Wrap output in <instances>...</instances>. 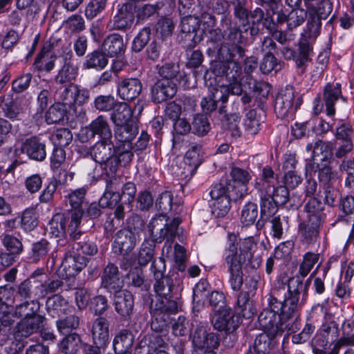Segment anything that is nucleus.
<instances>
[{
    "label": "nucleus",
    "mask_w": 354,
    "mask_h": 354,
    "mask_svg": "<svg viewBox=\"0 0 354 354\" xmlns=\"http://www.w3.org/2000/svg\"><path fill=\"white\" fill-rule=\"evenodd\" d=\"M310 279L306 281L305 286L302 280L298 277H293L288 280L287 284L279 283L274 286L268 294L274 305H279V310L283 320L291 323L292 319L301 320L299 317V311L304 302L308 284Z\"/></svg>",
    "instance_id": "nucleus-1"
},
{
    "label": "nucleus",
    "mask_w": 354,
    "mask_h": 354,
    "mask_svg": "<svg viewBox=\"0 0 354 354\" xmlns=\"http://www.w3.org/2000/svg\"><path fill=\"white\" fill-rule=\"evenodd\" d=\"M221 24H225L226 30L223 32L220 28H213L207 30L209 33L207 43L212 46L217 45L216 63H227L228 62L243 58L245 54V49L241 46L243 43V32L236 26H232V21L226 16L221 19Z\"/></svg>",
    "instance_id": "nucleus-2"
},
{
    "label": "nucleus",
    "mask_w": 354,
    "mask_h": 354,
    "mask_svg": "<svg viewBox=\"0 0 354 354\" xmlns=\"http://www.w3.org/2000/svg\"><path fill=\"white\" fill-rule=\"evenodd\" d=\"M267 306L264 308L258 317V323L260 328L265 332L267 339H274L285 330L295 333L300 328L299 320L296 319L292 323L283 320V316L279 310V305H274L268 295L266 296ZM277 303V304H278Z\"/></svg>",
    "instance_id": "nucleus-3"
},
{
    "label": "nucleus",
    "mask_w": 354,
    "mask_h": 354,
    "mask_svg": "<svg viewBox=\"0 0 354 354\" xmlns=\"http://www.w3.org/2000/svg\"><path fill=\"white\" fill-rule=\"evenodd\" d=\"M238 237L234 233L228 234V246L223 254V266L230 273L229 283L232 289L239 291L243 283L242 266L243 252L238 251Z\"/></svg>",
    "instance_id": "nucleus-4"
},
{
    "label": "nucleus",
    "mask_w": 354,
    "mask_h": 354,
    "mask_svg": "<svg viewBox=\"0 0 354 354\" xmlns=\"http://www.w3.org/2000/svg\"><path fill=\"white\" fill-rule=\"evenodd\" d=\"M239 59L225 64L215 63L213 66V71L216 75L224 76L230 82L228 86H218V90L222 91L223 96L226 97L227 101L230 94L238 97L241 95L243 92L241 84L239 82V78L242 74Z\"/></svg>",
    "instance_id": "nucleus-5"
},
{
    "label": "nucleus",
    "mask_w": 354,
    "mask_h": 354,
    "mask_svg": "<svg viewBox=\"0 0 354 354\" xmlns=\"http://www.w3.org/2000/svg\"><path fill=\"white\" fill-rule=\"evenodd\" d=\"M165 259L162 257L155 259L151 266V272L155 280L154 291L160 297L157 301H175L171 299L174 289L173 279L169 276L165 275Z\"/></svg>",
    "instance_id": "nucleus-6"
},
{
    "label": "nucleus",
    "mask_w": 354,
    "mask_h": 354,
    "mask_svg": "<svg viewBox=\"0 0 354 354\" xmlns=\"http://www.w3.org/2000/svg\"><path fill=\"white\" fill-rule=\"evenodd\" d=\"M180 223L178 217L171 221L163 214L152 218L148 225L152 241L161 243L165 238L174 239Z\"/></svg>",
    "instance_id": "nucleus-7"
},
{
    "label": "nucleus",
    "mask_w": 354,
    "mask_h": 354,
    "mask_svg": "<svg viewBox=\"0 0 354 354\" xmlns=\"http://www.w3.org/2000/svg\"><path fill=\"white\" fill-rule=\"evenodd\" d=\"M178 310L176 301H156L151 303L150 312L152 316L151 328L157 333L167 330L170 322V314L176 313Z\"/></svg>",
    "instance_id": "nucleus-8"
},
{
    "label": "nucleus",
    "mask_w": 354,
    "mask_h": 354,
    "mask_svg": "<svg viewBox=\"0 0 354 354\" xmlns=\"http://www.w3.org/2000/svg\"><path fill=\"white\" fill-rule=\"evenodd\" d=\"M301 103V98H295L293 88L288 86L281 90L277 95L274 111L278 118L289 120L293 118Z\"/></svg>",
    "instance_id": "nucleus-9"
},
{
    "label": "nucleus",
    "mask_w": 354,
    "mask_h": 354,
    "mask_svg": "<svg viewBox=\"0 0 354 354\" xmlns=\"http://www.w3.org/2000/svg\"><path fill=\"white\" fill-rule=\"evenodd\" d=\"M257 194L260 199V218L257 221V229L263 227L265 221L274 215L278 210V204L273 198L274 187L268 183L262 182L254 186Z\"/></svg>",
    "instance_id": "nucleus-10"
},
{
    "label": "nucleus",
    "mask_w": 354,
    "mask_h": 354,
    "mask_svg": "<svg viewBox=\"0 0 354 354\" xmlns=\"http://www.w3.org/2000/svg\"><path fill=\"white\" fill-rule=\"evenodd\" d=\"M115 152L112 140H99L90 149V155L95 163L102 166L109 176V171L115 169V160L113 156Z\"/></svg>",
    "instance_id": "nucleus-11"
},
{
    "label": "nucleus",
    "mask_w": 354,
    "mask_h": 354,
    "mask_svg": "<svg viewBox=\"0 0 354 354\" xmlns=\"http://www.w3.org/2000/svg\"><path fill=\"white\" fill-rule=\"evenodd\" d=\"M190 339L192 348L220 345L219 335L214 333H207L205 324L197 320H194L192 323Z\"/></svg>",
    "instance_id": "nucleus-12"
},
{
    "label": "nucleus",
    "mask_w": 354,
    "mask_h": 354,
    "mask_svg": "<svg viewBox=\"0 0 354 354\" xmlns=\"http://www.w3.org/2000/svg\"><path fill=\"white\" fill-rule=\"evenodd\" d=\"M236 190V185L232 184L231 181L227 179L221 180L220 183L213 185L209 191V195L212 201H217L223 198H232L233 201H237L243 198L246 194V189L244 187Z\"/></svg>",
    "instance_id": "nucleus-13"
},
{
    "label": "nucleus",
    "mask_w": 354,
    "mask_h": 354,
    "mask_svg": "<svg viewBox=\"0 0 354 354\" xmlns=\"http://www.w3.org/2000/svg\"><path fill=\"white\" fill-rule=\"evenodd\" d=\"M177 93V84L167 79L158 80L151 87V100L155 104H160L173 98Z\"/></svg>",
    "instance_id": "nucleus-14"
},
{
    "label": "nucleus",
    "mask_w": 354,
    "mask_h": 354,
    "mask_svg": "<svg viewBox=\"0 0 354 354\" xmlns=\"http://www.w3.org/2000/svg\"><path fill=\"white\" fill-rule=\"evenodd\" d=\"M214 329L218 331L234 332L241 324V318L229 308L215 313L212 319Z\"/></svg>",
    "instance_id": "nucleus-15"
},
{
    "label": "nucleus",
    "mask_w": 354,
    "mask_h": 354,
    "mask_svg": "<svg viewBox=\"0 0 354 354\" xmlns=\"http://www.w3.org/2000/svg\"><path fill=\"white\" fill-rule=\"evenodd\" d=\"M63 65L59 70L57 75L55 77V82L57 84H72L78 74V66L72 52H69L62 55Z\"/></svg>",
    "instance_id": "nucleus-16"
},
{
    "label": "nucleus",
    "mask_w": 354,
    "mask_h": 354,
    "mask_svg": "<svg viewBox=\"0 0 354 354\" xmlns=\"http://www.w3.org/2000/svg\"><path fill=\"white\" fill-rule=\"evenodd\" d=\"M46 320L45 316L41 314L22 318L16 324V333L22 337H29L43 328Z\"/></svg>",
    "instance_id": "nucleus-17"
},
{
    "label": "nucleus",
    "mask_w": 354,
    "mask_h": 354,
    "mask_svg": "<svg viewBox=\"0 0 354 354\" xmlns=\"http://www.w3.org/2000/svg\"><path fill=\"white\" fill-rule=\"evenodd\" d=\"M101 287L110 293L117 292L123 288L118 268L114 263H109L104 268L101 276Z\"/></svg>",
    "instance_id": "nucleus-18"
},
{
    "label": "nucleus",
    "mask_w": 354,
    "mask_h": 354,
    "mask_svg": "<svg viewBox=\"0 0 354 354\" xmlns=\"http://www.w3.org/2000/svg\"><path fill=\"white\" fill-rule=\"evenodd\" d=\"M137 239L138 236L131 230H119L115 234L113 242L114 252L121 255L128 254L135 248Z\"/></svg>",
    "instance_id": "nucleus-19"
},
{
    "label": "nucleus",
    "mask_w": 354,
    "mask_h": 354,
    "mask_svg": "<svg viewBox=\"0 0 354 354\" xmlns=\"http://www.w3.org/2000/svg\"><path fill=\"white\" fill-rule=\"evenodd\" d=\"M136 12V3L128 1L123 3L113 17L114 28L118 30H125L131 26L134 21Z\"/></svg>",
    "instance_id": "nucleus-20"
},
{
    "label": "nucleus",
    "mask_w": 354,
    "mask_h": 354,
    "mask_svg": "<svg viewBox=\"0 0 354 354\" xmlns=\"http://www.w3.org/2000/svg\"><path fill=\"white\" fill-rule=\"evenodd\" d=\"M113 305L115 311L124 319H128L133 313L134 299L133 295L127 290L121 289L113 292Z\"/></svg>",
    "instance_id": "nucleus-21"
},
{
    "label": "nucleus",
    "mask_w": 354,
    "mask_h": 354,
    "mask_svg": "<svg viewBox=\"0 0 354 354\" xmlns=\"http://www.w3.org/2000/svg\"><path fill=\"white\" fill-rule=\"evenodd\" d=\"M142 90L141 81L136 77L123 78L118 84V93L120 98L131 101L137 98Z\"/></svg>",
    "instance_id": "nucleus-22"
},
{
    "label": "nucleus",
    "mask_w": 354,
    "mask_h": 354,
    "mask_svg": "<svg viewBox=\"0 0 354 354\" xmlns=\"http://www.w3.org/2000/svg\"><path fill=\"white\" fill-rule=\"evenodd\" d=\"M21 150L30 159L37 161H42L46 156L45 143L36 136H32L23 142Z\"/></svg>",
    "instance_id": "nucleus-23"
},
{
    "label": "nucleus",
    "mask_w": 354,
    "mask_h": 354,
    "mask_svg": "<svg viewBox=\"0 0 354 354\" xmlns=\"http://www.w3.org/2000/svg\"><path fill=\"white\" fill-rule=\"evenodd\" d=\"M109 321L104 317L95 319L92 325V337L94 344L107 346L110 342Z\"/></svg>",
    "instance_id": "nucleus-24"
},
{
    "label": "nucleus",
    "mask_w": 354,
    "mask_h": 354,
    "mask_svg": "<svg viewBox=\"0 0 354 354\" xmlns=\"http://www.w3.org/2000/svg\"><path fill=\"white\" fill-rule=\"evenodd\" d=\"M86 133L88 138L99 136L100 140H112V132L109 124L104 115H99L86 128Z\"/></svg>",
    "instance_id": "nucleus-25"
},
{
    "label": "nucleus",
    "mask_w": 354,
    "mask_h": 354,
    "mask_svg": "<svg viewBox=\"0 0 354 354\" xmlns=\"http://www.w3.org/2000/svg\"><path fill=\"white\" fill-rule=\"evenodd\" d=\"M57 56L52 51L50 44H45L35 58L33 66L40 72H50L55 67Z\"/></svg>",
    "instance_id": "nucleus-26"
},
{
    "label": "nucleus",
    "mask_w": 354,
    "mask_h": 354,
    "mask_svg": "<svg viewBox=\"0 0 354 354\" xmlns=\"http://www.w3.org/2000/svg\"><path fill=\"white\" fill-rule=\"evenodd\" d=\"M339 98L345 102L346 101L342 95L341 84L334 82L328 83L324 91V101L328 115L333 116L335 115V102Z\"/></svg>",
    "instance_id": "nucleus-27"
},
{
    "label": "nucleus",
    "mask_w": 354,
    "mask_h": 354,
    "mask_svg": "<svg viewBox=\"0 0 354 354\" xmlns=\"http://www.w3.org/2000/svg\"><path fill=\"white\" fill-rule=\"evenodd\" d=\"M39 281L26 279L17 286L15 294L16 299L19 301H30L33 299L39 300Z\"/></svg>",
    "instance_id": "nucleus-28"
},
{
    "label": "nucleus",
    "mask_w": 354,
    "mask_h": 354,
    "mask_svg": "<svg viewBox=\"0 0 354 354\" xmlns=\"http://www.w3.org/2000/svg\"><path fill=\"white\" fill-rule=\"evenodd\" d=\"M321 221L318 217L313 216L311 218H307L299 224V232L303 238V241L307 243H315L319 234Z\"/></svg>",
    "instance_id": "nucleus-29"
},
{
    "label": "nucleus",
    "mask_w": 354,
    "mask_h": 354,
    "mask_svg": "<svg viewBox=\"0 0 354 354\" xmlns=\"http://www.w3.org/2000/svg\"><path fill=\"white\" fill-rule=\"evenodd\" d=\"M86 259L83 256L66 254L61 268L65 272L66 277H74L86 266Z\"/></svg>",
    "instance_id": "nucleus-30"
},
{
    "label": "nucleus",
    "mask_w": 354,
    "mask_h": 354,
    "mask_svg": "<svg viewBox=\"0 0 354 354\" xmlns=\"http://www.w3.org/2000/svg\"><path fill=\"white\" fill-rule=\"evenodd\" d=\"M333 145L330 142H324L317 139L314 142L308 143L306 150L308 152L311 151L313 156H322L321 159L322 162H330L333 158Z\"/></svg>",
    "instance_id": "nucleus-31"
},
{
    "label": "nucleus",
    "mask_w": 354,
    "mask_h": 354,
    "mask_svg": "<svg viewBox=\"0 0 354 354\" xmlns=\"http://www.w3.org/2000/svg\"><path fill=\"white\" fill-rule=\"evenodd\" d=\"M112 111L111 120L116 126L133 122V111L127 103L118 102Z\"/></svg>",
    "instance_id": "nucleus-32"
},
{
    "label": "nucleus",
    "mask_w": 354,
    "mask_h": 354,
    "mask_svg": "<svg viewBox=\"0 0 354 354\" xmlns=\"http://www.w3.org/2000/svg\"><path fill=\"white\" fill-rule=\"evenodd\" d=\"M132 149V144H128L127 146H125V145H120L115 149V152L113 156V159L115 160V169L109 171V176H114L117 173L119 166L125 167L131 162L133 157Z\"/></svg>",
    "instance_id": "nucleus-33"
},
{
    "label": "nucleus",
    "mask_w": 354,
    "mask_h": 354,
    "mask_svg": "<svg viewBox=\"0 0 354 354\" xmlns=\"http://www.w3.org/2000/svg\"><path fill=\"white\" fill-rule=\"evenodd\" d=\"M201 152V145L193 144L190 146L185 155L184 163L187 167V172L192 176L203 162Z\"/></svg>",
    "instance_id": "nucleus-34"
},
{
    "label": "nucleus",
    "mask_w": 354,
    "mask_h": 354,
    "mask_svg": "<svg viewBox=\"0 0 354 354\" xmlns=\"http://www.w3.org/2000/svg\"><path fill=\"white\" fill-rule=\"evenodd\" d=\"M134 342V335L129 329L120 330L114 337L113 347L115 353L131 351Z\"/></svg>",
    "instance_id": "nucleus-35"
},
{
    "label": "nucleus",
    "mask_w": 354,
    "mask_h": 354,
    "mask_svg": "<svg viewBox=\"0 0 354 354\" xmlns=\"http://www.w3.org/2000/svg\"><path fill=\"white\" fill-rule=\"evenodd\" d=\"M102 49L109 57L116 56L124 51L123 38L118 34H112L104 41Z\"/></svg>",
    "instance_id": "nucleus-36"
},
{
    "label": "nucleus",
    "mask_w": 354,
    "mask_h": 354,
    "mask_svg": "<svg viewBox=\"0 0 354 354\" xmlns=\"http://www.w3.org/2000/svg\"><path fill=\"white\" fill-rule=\"evenodd\" d=\"M40 307V302L36 299L20 301L15 308L14 315L15 317L21 319L32 317L39 314Z\"/></svg>",
    "instance_id": "nucleus-37"
},
{
    "label": "nucleus",
    "mask_w": 354,
    "mask_h": 354,
    "mask_svg": "<svg viewBox=\"0 0 354 354\" xmlns=\"http://www.w3.org/2000/svg\"><path fill=\"white\" fill-rule=\"evenodd\" d=\"M218 102H221L224 104L227 102V98L225 96H223L222 91L218 90V87H216L213 89L211 95L202 99L201 106L203 111L205 114H209L216 111Z\"/></svg>",
    "instance_id": "nucleus-38"
},
{
    "label": "nucleus",
    "mask_w": 354,
    "mask_h": 354,
    "mask_svg": "<svg viewBox=\"0 0 354 354\" xmlns=\"http://www.w3.org/2000/svg\"><path fill=\"white\" fill-rule=\"evenodd\" d=\"M313 46L311 41L306 38H302L297 44L296 50L295 63L297 67H303L307 62L311 60Z\"/></svg>",
    "instance_id": "nucleus-39"
},
{
    "label": "nucleus",
    "mask_w": 354,
    "mask_h": 354,
    "mask_svg": "<svg viewBox=\"0 0 354 354\" xmlns=\"http://www.w3.org/2000/svg\"><path fill=\"white\" fill-rule=\"evenodd\" d=\"M169 46L162 39L153 41L147 48V58L153 62L163 59L168 54Z\"/></svg>",
    "instance_id": "nucleus-40"
},
{
    "label": "nucleus",
    "mask_w": 354,
    "mask_h": 354,
    "mask_svg": "<svg viewBox=\"0 0 354 354\" xmlns=\"http://www.w3.org/2000/svg\"><path fill=\"white\" fill-rule=\"evenodd\" d=\"M68 172L66 170H61L59 172L55 181H51L42 192L39 196V201L41 203H47L50 202L53 198L55 192L57 189V184L64 185L67 181Z\"/></svg>",
    "instance_id": "nucleus-41"
},
{
    "label": "nucleus",
    "mask_w": 354,
    "mask_h": 354,
    "mask_svg": "<svg viewBox=\"0 0 354 354\" xmlns=\"http://www.w3.org/2000/svg\"><path fill=\"white\" fill-rule=\"evenodd\" d=\"M115 136L116 139L122 145L127 146L128 144H132V140L136 138L138 133V129L133 122L117 126Z\"/></svg>",
    "instance_id": "nucleus-42"
},
{
    "label": "nucleus",
    "mask_w": 354,
    "mask_h": 354,
    "mask_svg": "<svg viewBox=\"0 0 354 354\" xmlns=\"http://www.w3.org/2000/svg\"><path fill=\"white\" fill-rule=\"evenodd\" d=\"M66 301L61 297L55 295L46 301L48 314L53 318L60 317L65 314Z\"/></svg>",
    "instance_id": "nucleus-43"
},
{
    "label": "nucleus",
    "mask_w": 354,
    "mask_h": 354,
    "mask_svg": "<svg viewBox=\"0 0 354 354\" xmlns=\"http://www.w3.org/2000/svg\"><path fill=\"white\" fill-rule=\"evenodd\" d=\"M236 304L240 313L245 319H250L257 313L252 301H250V294L248 292L241 291L237 296Z\"/></svg>",
    "instance_id": "nucleus-44"
},
{
    "label": "nucleus",
    "mask_w": 354,
    "mask_h": 354,
    "mask_svg": "<svg viewBox=\"0 0 354 354\" xmlns=\"http://www.w3.org/2000/svg\"><path fill=\"white\" fill-rule=\"evenodd\" d=\"M77 92V85L68 84L67 86H61L56 91V95L65 107L71 106L75 104V97Z\"/></svg>",
    "instance_id": "nucleus-45"
},
{
    "label": "nucleus",
    "mask_w": 354,
    "mask_h": 354,
    "mask_svg": "<svg viewBox=\"0 0 354 354\" xmlns=\"http://www.w3.org/2000/svg\"><path fill=\"white\" fill-rule=\"evenodd\" d=\"M81 338L77 333L66 336L60 344V350L64 354H76L80 348Z\"/></svg>",
    "instance_id": "nucleus-46"
},
{
    "label": "nucleus",
    "mask_w": 354,
    "mask_h": 354,
    "mask_svg": "<svg viewBox=\"0 0 354 354\" xmlns=\"http://www.w3.org/2000/svg\"><path fill=\"white\" fill-rule=\"evenodd\" d=\"M107 56L106 53H104L102 49V50H95L86 56V59L84 65L86 68L97 67L104 68L108 64Z\"/></svg>",
    "instance_id": "nucleus-47"
},
{
    "label": "nucleus",
    "mask_w": 354,
    "mask_h": 354,
    "mask_svg": "<svg viewBox=\"0 0 354 354\" xmlns=\"http://www.w3.org/2000/svg\"><path fill=\"white\" fill-rule=\"evenodd\" d=\"M308 15H311L313 12L314 16L320 19H326L331 13L333 10V3L330 0H320L317 3L309 6L307 8Z\"/></svg>",
    "instance_id": "nucleus-48"
},
{
    "label": "nucleus",
    "mask_w": 354,
    "mask_h": 354,
    "mask_svg": "<svg viewBox=\"0 0 354 354\" xmlns=\"http://www.w3.org/2000/svg\"><path fill=\"white\" fill-rule=\"evenodd\" d=\"M66 229V217L63 214H55L48 223V233L54 237L64 235Z\"/></svg>",
    "instance_id": "nucleus-49"
},
{
    "label": "nucleus",
    "mask_w": 354,
    "mask_h": 354,
    "mask_svg": "<svg viewBox=\"0 0 354 354\" xmlns=\"http://www.w3.org/2000/svg\"><path fill=\"white\" fill-rule=\"evenodd\" d=\"M321 28L322 19L315 17L312 12L311 15H308L304 38H306L310 41H315L320 35Z\"/></svg>",
    "instance_id": "nucleus-50"
},
{
    "label": "nucleus",
    "mask_w": 354,
    "mask_h": 354,
    "mask_svg": "<svg viewBox=\"0 0 354 354\" xmlns=\"http://www.w3.org/2000/svg\"><path fill=\"white\" fill-rule=\"evenodd\" d=\"M258 215L257 205L252 202H248L242 208L241 222L245 226L252 225L255 223Z\"/></svg>",
    "instance_id": "nucleus-51"
},
{
    "label": "nucleus",
    "mask_w": 354,
    "mask_h": 354,
    "mask_svg": "<svg viewBox=\"0 0 354 354\" xmlns=\"http://www.w3.org/2000/svg\"><path fill=\"white\" fill-rule=\"evenodd\" d=\"M218 113L221 115V120L227 122V128L232 131L233 136L239 137L241 136V131L238 127L240 122V117L236 113L227 115L226 113L225 106L222 105L219 107Z\"/></svg>",
    "instance_id": "nucleus-52"
},
{
    "label": "nucleus",
    "mask_w": 354,
    "mask_h": 354,
    "mask_svg": "<svg viewBox=\"0 0 354 354\" xmlns=\"http://www.w3.org/2000/svg\"><path fill=\"white\" fill-rule=\"evenodd\" d=\"M191 127L192 133L198 136H205L211 129L207 117L203 114L194 115Z\"/></svg>",
    "instance_id": "nucleus-53"
},
{
    "label": "nucleus",
    "mask_w": 354,
    "mask_h": 354,
    "mask_svg": "<svg viewBox=\"0 0 354 354\" xmlns=\"http://www.w3.org/2000/svg\"><path fill=\"white\" fill-rule=\"evenodd\" d=\"M66 107L59 102L52 105L46 114V121L48 124H56L62 121L66 115Z\"/></svg>",
    "instance_id": "nucleus-54"
},
{
    "label": "nucleus",
    "mask_w": 354,
    "mask_h": 354,
    "mask_svg": "<svg viewBox=\"0 0 354 354\" xmlns=\"http://www.w3.org/2000/svg\"><path fill=\"white\" fill-rule=\"evenodd\" d=\"M263 122L260 115L257 114V111L252 109L246 114L245 129L250 135H256L261 129V124Z\"/></svg>",
    "instance_id": "nucleus-55"
},
{
    "label": "nucleus",
    "mask_w": 354,
    "mask_h": 354,
    "mask_svg": "<svg viewBox=\"0 0 354 354\" xmlns=\"http://www.w3.org/2000/svg\"><path fill=\"white\" fill-rule=\"evenodd\" d=\"M58 330L64 334L69 333L73 329L78 328L80 325V318L75 315H68L64 317H60L56 322Z\"/></svg>",
    "instance_id": "nucleus-56"
},
{
    "label": "nucleus",
    "mask_w": 354,
    "mask_h": 354,
    "mask_svg": "<svg viewBox=\"0 0 354 354\" xmlns=\"http://www.w3.org/2000/svg\"><path fill=\"white\" fill-rule=\"evenodd\" d=\"M2 244L6 252L16 256L20 254L24 250L22 242L11 234H4L1 239Z\"/></svg>",
    "instance_id": "nucleus-57"
},
{
    "label": "nucleus",
    "mask_w": 354,
    "mask_h": 354,
    "mask_svg": "<svg viewBox=\"0 0 354 354\" xmlns=\"http://www.w3.org/2000/svg\"><path fill=\"white\" fill-rule=\"evenodd\" d=\"M307 12L304 9L294 8L288 15L287 31H292L301 26L307 18Z\"/></svg>",
    "instance_id": "nucleus-58"
},
{
    "label": "nucleus",
    "mask_w": 354,
    "mask_h": 354,
    "mask_svg": "<svg viewBox=\"0 0 354 354\" xmlns=\"http://www.w3.org/2000/svg\"><path fill=\"white\" fill-rule=\"evenodd\" d=\"M230 176L232 178V184L236 185V190L244 187L246 190V185L251 178L248 171L239 167H233L230 172Z\"/></svg>",
    "instance_id": "nucleus-59"
},
{
    "label": "nucleus",
    "mask_w": 354,
    "mask_h": 354,
    "mask_svg": "<svg viewBox=\"0 0 354 354\" xmlns=\"http://www.w3.org/2000/svg\"><path fill=\"white\" fill-rule=\"evenodd\" d=\"M323 201L324 204L330 206L335 207L340 201L341 194L338 187L336 185H328L323 187Z\"/></svg>",
    "instance_id": "nucleus-60"
},
{
    "label": "nucleus",
    "mask_w": 354,
    "mask_h": 354,
    "mask_svg": "<svg viewBox=\"0 0 354 354\" xmlns=\"http://www.w3.org/2000/svg\"><path fill=\"white\" fill-rule=\"evenodd\" d=\"M158 75L162 77V79H167L172 80L177 79L180 73V66L174 62H167L160 66L157 65Z\"/></svg>",
    "instance_id": "nucleus-61"
},
{
    "label": "nucleus",
    "mask_w": 354,
    "mask_h": 354,
    "mask_svg": "<svg viewBox=\"0 0 354 354\" xmlns=\"http://www.w3.org/2000/svg\"><path fill=\"white\" fill-rule=\"evenodd\" d=\"M39 297L44 298L47 295L57 292L63 286V282L58 279H48L39 281Z\"/></svg>",
    "instance_id": "nucleus-62"
},
{
    "label": "nucleus",
    "mask_w": 354,
    "mask_h": 354,
    "mask_svg": "<svg viewBox=\"0 0 354 354\" xmlns=\"http://www.w3.org/2000/svg\"><path fill=\"white\" fill-rule=\"evenodd\" d=\"M319 254L308 252L303 257V260L299 265V273L303 277H306L312 270L314 266L318 262Z\"/></svg>",
    "instance_id": "nucleus-63"
},
{
    "label": "nucleus",
    "mask_w": 354,
    "mask_h": 354,
    "mask_svg": "<svg viewBox=\"0 0 354 354\" xmlns=\"http://www.w3.org/2000/svg\"><path fill=\"white\" fill-rule=\"evenodd\" d=\"M155 242L145 240L141 246L138 254V263L140 266H146L152 260L154 255Z\"/></svg>",
    "instance_id": "nucleus-64"
}]
</instances>
